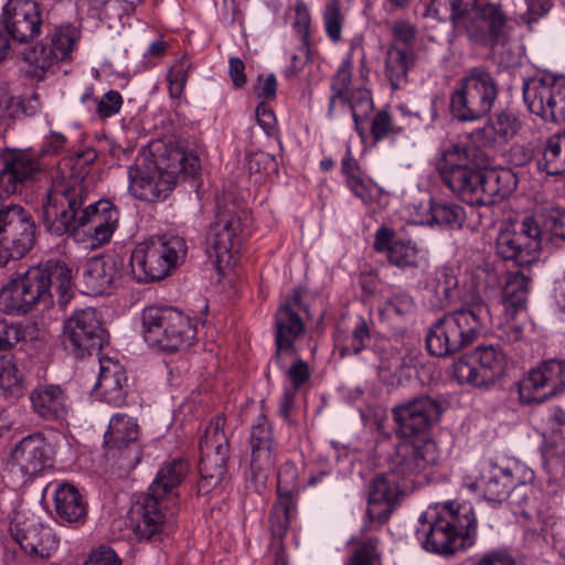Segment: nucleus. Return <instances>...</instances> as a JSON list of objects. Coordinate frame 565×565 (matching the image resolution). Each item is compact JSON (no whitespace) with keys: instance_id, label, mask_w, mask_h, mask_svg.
Here are the masks:
<instances>
[{"instance_id":"nucleus-59","label":"nucleus","mask_w":565,"mask_h":565,"mask_svg":"<svg viewBox=\"0 0 565 565\" xmlns=\"http://www.w3.org/2000/svg\"><path fill=\"white\" fill-rule=\"evenodd\" d=\"M401 131L402 129L394 125L392 116L386 109L379 110L371 121L370 132L375 141H381L390 135Z\"/></svg>"},{"instance_id":"nucleus-15","label":"nucleus","mask_w":565,"mask_h":565,"mask_svg":"<svg viewBox=\"0 0 565 565\" xmlns=\"http://www.w3.org/2000/svg\"><path fill=\"white\" fill-rule=\"evenodd\" d=\"M519 397L523 404L542 403L565 391V359L541 362L519 383Z\"/></svg>"},{"instance_id":"nucleus-54","label":"nucleus","mask_w":565,"mask_h":565,"mask_svg":"<svg viewBox=\"0 0 565 565\" xmlns=\"http://www.w3.org/2000/svg\"><path fill=\"white\" fill-rule=\"evenodd\" d=\"M199 494H207L215 489L227 473V463H199Z\"/></svg>"},{"instance_id":"nucleus-41","label":"nucleus","mask_w":565,"mask_h":565,"mask_svg":"<svg viewBox=\"0 0 565 565\" xmlns=\"http://www.w3.org/2000/svg\"><path fill=\"white\" fill-rule=\"evenodd\" d=\"M483 498L493 503H501L509 497V490L514 483L513 471L509 467L491 463L482 476Z\"/></svg>"},{"instance_id":"nucleus-30","label":"nucleus","mask_w":565,"mask_h":565,"mask_svg":"<svg viewBox=\"0 0 565 565\" xmlns=\"http://www.w3.org/2000/svg\"><path fill=\"white\" fill-rule=\"evenodd\" d=\"M349 110L354 121L355 130L360 137H364L365 129L363 122L369 118V115L374 108L371 92L366 88H355L351 96H335L333 92L329 97L327 117L334 119L337 117V104Z\"/></svg>"},{"instance_id":"nucleus-63","label":"nucleus","mask_w":565,"mask_h":565,"mask_svg":"<svg viewBox=\"0 0 565 565\" xmlns=\"http://www.w3.org/2000/svg\"><path fill=\"white\" fill-rule=\"evenodd\" d=\"M392 41L402 47L411 49L417 36V28L408 20H396L392 25Z\"/></svg>"},{"instance_id":"nucleus-38","label":"nucleus","mask_w":565,"mask_h":565,"mask_svg":"<svg viewBox=\"0 0 565 565\" xmlns=\"http://www.w3.org/2000/svg\"><path fill=\"white\" fill-rule=\"evenodd\" d=\"M521 124L516 116L509 111H501L483 127L473 130L472 137L482 146H492L497 142H507L516 135Z\"/></svg>"},{"instance_id":"nucleus-7","label":"nucleus","mask_w":565,"mask_h":565,"mask_svg":"<svg viewBox=\"0 0 565 565\" xmlns=\"http://www.w3.org/2000/svg\"><path fill=\"white\" fill-rule=\"evenodd\" d=\"M498 83L483 67H472L451 94V114L460 121H473L487 116L498 97Z\"/></svg>"},{"instance_id":"nucleus-39","label":"nucleus","mask_w":565,"mask_h":565,"mask_svg":"<svg viewBox=\"0 0 565 565\" xmlns=\"http://www.w3.org/2000/svg\"><path fill=\"white\" fill-rule=\"evenodd\" d=\"M189 472V463L183 459H173L164 463L148 488L149 494L163 499L174 494V490L183 482Z\"/></svg>"},{"instance_id":"nucleus-43","label":"nucleus","mask_w":565,"mask_h":565,"mask_svg":"<svg viewBox=\"0 0 565 565\" xmlns=\"http://www.w3.org/2000/svg\"><path fill=\"white\" fill-rule=\"evenodd\" d=\"M429 224H437L450 230L460 228L466 220L462 206L447 201H429Z\"/></svg>"},{"instance_id":"nucleus-20","label":"nucleus","mask_w":565,"mask_h":565,"mask_svg":"<svg viewBox=\"0 0 565 565\" xmlns=\"http://www.w3.org/2000/svg\"><path fill=\"white\" fill-rule=\"evenodd\" d=\"M124 273L125 259L119 254H105L87 259L82 269L85 292L94 296L111 294L120 285Z\"/></svg>"},{"instance_id":"nucleus-49","label":"nucleus","mask_w":565,"mask_h":565,"mask_svg":"<svg viewBox=\"0 0 565 565\" xmlns=\"http://www.w3.org/2000/svg\"><path fill=\"white\" fill-rule=\"evenodd\" d=\"M530 286L531 278L524 273L516 271L510 275L503 290L504 300L515 310L523 308L527 301Z\"/></svg>"},{"instance_id":"nucleus-34","label":"nucleus","mask_w":565,"mask_h":565,"mask_svg":"<svg viewBox=\"0 0 565 565\" xmlns=\"http://www.w3.org/2000/svg\"><path fill=\"white\" fill-rule=\"evenodd\" d=\"M225 417L216 416L205 428L200 441L199 463H227L230 458L228 437L224 433Z\"/></svg>"},{"instance_id":"nucleus-58","label":"nucleus","mask_w":565,"mask_h":565,"mask_svg":"<svg viewBox=\"0 0 565 565\" xmlns=\"http://www.w3.org/2000/svg\"><path fill=\"white\" fill-rule=\"evenodd\" d=\"M295 14L294 28L300 35L302 50L308 53L310 46L311 14L303 0L296 2Z\"/></svg>"},{"instance_id":"nucleus-26","label":"nucleus","mask_w":565,"mask_h":565,"mask_svg":"<svg viewBox=\"0 0 565 565\" xmlns=\"http://www.w3.org/2000/svg\"><path fill=\"white\" fill-rule=\"evenodd\" d=\"M129 192L138 200L157 202L166 200L174 185L152 164L130 167L128 170Z\"/></svg>"},{"instance_id":"nucleus-50","label":"nucleus","mask_w":565,"mask_h":565,"mask_svg":"<svg viewBox=\"0 0 565 565\" xmlns=\"http://www.w3.org/2000/svg\"><path fill=\"white\" fill-rule=\"evenodd\" d=\"M300 490L298 469L291 461L281 465L277 477V498L294 501Z\"/></svg>"},{"instance_id":"nucleus-60","label":"nucleus","mask_w":565,"mask_h":565,"mask_svg":"<svg viewBox=\"0 0 565 565\" xmlns=\"http://www.w3.org/2000/svg\"><path fill=\"white\" fill-rule=\"evenodd\" d=\"M21 376L12 356H0V387L3 391H12L20 387Z\"/></svg>"},{"instance_id":"nucleus-37","label":"nucleus","mask_w":565,"mask_h":565,"mask_svg":"<svg viewBox=\"0 0 565 565\" xmlns=\"http://www.w3.org/2000/svg\"><path fill=\"white\" fill-rule=\"evenodd\" d=\"M416 55L412 49L390 43L385 54L384 74L392 89L396 90L408 82V72L415 65Z\"/></svg>"},{"instance_id":"nucleus-23","label":"nucleus","mask_w":565,"mask_h":565,"mask_svg":"<svg viewBox=\"0 0 565 565\" xmlns=\"http://www.w3.org/2000/svg\"><path fill=\"white\" fill-rule=\"evenodd\" d=\"M243 231L242 220L233 209H220L207 235L210 256L218 263L230 258V253L241 246Z\"/></svg>"},{"instance_id":"nucleus-4","label":"nucleus","mask_w":565,"mask_h":565,"mask_svg":"<svg viewBox=\"0 0 565 565\" xmlns=\"http://www.w3.org/2000/svg\"><path fill=\"white\" fill-rule=\"evenodd\" d=\"M186 252L182 237L150 238L139 243L131 252L129 274L138 282L163 279L184 260Z\"/></svg>"},{"instance_id":"nucleus-24","label":"nucleus","mask_w":565,"mask_h":565,"mask_svg":"<svg viewBox=\"0 0 565 565\" xmlns=\"http://www.w3.org/2000/svg\"><path fill=\"white\" fill-rule=\"evenodd\" d=\"M403 480L393 472V466L385 473L376 476L369 492V502L366 513L371 521L380 524L386 522L393 513L395 504L398 502L402 493Z\"/></svg>"},{"instance_id":"nucleus-40","label":"nucleus","mask_w":565,"mask_h":565,"mask_svg":"<svg viewBox=\"0 0 565 565\" xmlns=\"http://www.w3.org/2000/svg\"><path fill=\"white\" fill-rule=\"evenodd\" d=\"M139 435V427L136 419L126 414H115L104 435V446L107 449L121 450L130 444L136 443Z\"/></svg>"},{"instance_id":"nucleus-3","label":"nucleus","mask_w":565,"mask_h":565,"mask_svg":"<svg viewBox=\"0 0 565 565\" xmlns=\"http://www.w3.org/2000/svg\"><path fill=\"white\" fill-rule=\"evenodd\" d=\"M487 316L488 307L483 302L443 315L426 333L428 353L448 358L471 345L483 332Z\"/></svg>"},{"instance_id":"nucleus-36","label":"nucleus","mask_w":565,"mask_h":565,"mask_svg":"<svg viewBox=\"0 0 565 565\" xmlns=\"http://www.w3.org/2000/svg\"><path fill=\"white\" fill-rule=\"evenodd\" d=\"M34 413L46 420L63 418L66 413L65 394L58 385H39L30 394Z\"/></svg>"},{"instance_id":"nucleus-56","label":"nucleus","mask_w":565,"mask_h":565,"mask_svg":"<svg viewBox=\"0 0 565 565\" xmlns=\"http://www.w3.org/2000/svg\"><path fill=\"white\" fill-rule=\"evenodd\" d=\"M370 340V330L364 319H360L352 330L349 342L340 347V356L344 358L352 354L361 353Z\"/></svg>"},{"instance_id":"nucleus-1","label":"nucleus","mask_w":565,"mask_h":565,"mask_svg":"<svg viewBox=\"0 0 565 565\" xmlns=\"http://www.w3.org/2000/svg\"><path fill=\"white\" fill-rule=\"evenodd\" d=\"M490 157L481 148L451 143L444 148L436 169L444 184L470 205H489L512 193L518 178L511 169L486 170Z\"/></svg>"},{"instance_id":"nucleus-61","label":"nucleus","mask_w":565,"mask_h":565,"mask_svg":"<svg viewBox=\"0 0 565 565\" xmlns=\"http://www.w3.org/2000/svg\"><path fill=\"white\" fill-rule=\"evenodd\" d=\"M25 339V331L19 323L0 320V352L13 349Z\"/></svg>"},{"instance_id":"nucleus-33","label":"nucleus","mask_w":565,"mask_h":565,"mask_svg":"<svg viewBox=\"0 0 565 565\" xmlns=\"http://www.w3.org/2000/svg\"><path fill=\"white\" fill-rule=\"evenodd\" d=\"M477 0H430L424 17L439 22H451L455 29H465L476 15Z\"/></svg>"},{"instance_id":"nucleus-22","label":"nucleus","mask_w":565,"mask_h":565,"mask_svg":"<svg viewBox=\"0 0 565 565\" xmlns=\"http://www.w3.org/2000/svg\"><path fill=\"white\" fill-rule=\"evenodd\" d=\"M2 21L11 39L19 43L39 36L43 24L40 6L34 0H8Z\"/></svg>"},{"instance_id":"nucleus-53","label":"nucleus","mask_w":565,"mask_h":565,"mask_svg":"<svg viewBox=\"0 0 565 565\" xmlns=\"http://www.w3.org/2000/svg\"><path fill=\"white\" fill-rule=\"evenodd\" d=\"M419 249L412 241H394L390 248L388 262L399 268L417 267Z\"/></svg>"},{"instance_id":"nucleus-45","label":"nucleus","mask_w":565,"mask_h":565,"mask_svg":"<svg viewBox=\"0 0 565 565\" xmlns=\"http://www.w3.org/2000/svg\"><path fill=\"white\" fill-rule=\"evenodd\" d=\"M563 139L561 135L551 137L543 150L542 158L537 160V169L548 175L565 174V153L563 154Z\"/></svg>"},{"instance_id":"nucleus-2","label":"nucleus","mask_w":565,"mask_h":565,"mask_svg":"<svg viewBox=\"0 0 565 565\" xmlns=\"http://www.w3.org/2000/svg\"><path fill=\"white\" fill-rule=\"evenodd\" d=\"M417 536L423 547L438 555H454L477 533L475 510L455 501L437 503L419 519Z\"/></svg>"},{"instance_id":"nucleus-32","label":"nucleus","mask_w":565,"mask_h":565,"mask_svg":"<svg viewBox=\"0 0 565 565\" xmlns=\"http://www.w3.org/2000/svg\"><path fill=\"white\" fill-rule=\"evenodd\" d=\"M54 509L61 522L82 524L87 518L88 504L78 488L68 482L55 486Z\"/></svg>"},{"instance_id":"nucleus-29","label":"nucleus","mask_w":565,"mask_h":565,"mask_svg":"<svg viewBox=\"0 0 565 565\" xmlns=\"http://www.w3.org/2000/svg\"><path fill=\"white\" fill-rule=\"evenodd\" d=\"M166 177H171V184L175 185L179 178L186 179L194 177L200 170L199 158L183 148L168 143L157 156L153 164Z\"/></svg>"},{"instance_id":"nucleus-47","label":"nucleus","mask_w":565,"mask_h":565,"mask_svg":"<svg viewBox=\"0 0 565 565\" xmlns=\"http://www.w3.org/2000/svg\"><path fill=\"white\" fill-rule=\"evenodd\" d=\"M414 311V300L408 295H396L379 309L382 322L397 329L399 323Z\"/></svg>"},{"instance_id":"nucleus-6","label":"nucleus","mask_w":565,"mask_h":565,"mask_svg":"<svg viewBox=\"0 0 565 565\" xmlns=\"http://www.w3.org/2000/svg\"><path fill=\"white\" fill-rule=\"evenodd\" d=\"M88 195V186L84 179L72 177L55 183L47 191L43 202V224L47 232L56 236L71 233L79 226L78 212Z\"/></svg>"},{"instance_id":"nucleus-16","label":"nucleus","mask_w":565,"mask_h":565,"mask_svg":"<svg viewBox=\"0 0 565 565\" xmlns=\"http://www.w3.org/2000/svg\"><path fill=\"white\" fill-rule=\"evenodd\" d=\"M248 444L250 448V472L255 487L259 490L267 481L269 472L278 460L279 444L267 418L260 415L250 427Z\"/></svg>"},{"instance_id":"nucleus-48","label":"nucleus","mask_w":565,"mask_h":565,"mask_svg":"<svg viewBox=\"0 0 565 565\" xmlns=\"http://www.w3.org/2000/svg\"><path fill=\"white\" fill-rule=\"evenodd\" d=\"M535 491L532 483L529 482H516L509 490V497L507 498L509 505L511 507L514 514H519L525 519L531 518V509L534 505Z\"/></svg>"},{"instance_id":"nucleus-18","label":"nucleus","mask_w":565,"mask_h":565,"mask_svg":"<svg viewBox=\"0 0 565 565\" xmlns=\"http://www.w3.org/2000/svg\"><path fill=\"white\" fill-rule=\"evenodd\" d=\"M507 17L501 7L487 3L476 8V15L468 22L465 31L470 42L493 51L509 42Z\"/></svg>"},{"instance_id":"nucleus-21","label":"nucleus","mask_w":565,"mask_h":565,"mask_svg":"<svg viewBox=\"0 0 565 565\" xmlns=\"http://www.w3.org/2000/svg\"><path fill=\"white\" fill-rule=\"evenodd\" d=\"M441 413L438 402L423 395L392 408V416L397 426V433L411 437L430 428Z\"/></svg>"},{"instance_id":"nucleus-42","label":"nucleus","mask_w":565,"mask_h":565,"mask_svg":"<svg viewBox=\"0 0 565 565\" xmlns=\"http://www.w3.org/2000/svg\"><path fill=\"white\" fill-rule=\"evenodd\" d=\"M521 236L514 231L503 230L497 236L495 252L504 260H512L518 266L530 265L536 260L534 254L521 243Z\"/></svg>"},{"instance_id":"nucleus-35","label":"nucleus","mask_w":565,"mask_h":565,"mask_svg":"<svg viewBox=\"0 0 565 565\" xmlns=\"http://www.w3.org/2000/svg\"><path fill=\"white\" fill-rule=\"evenodd\" d=\"M135 513L138 516L136 535L140 540H151L161 533L164 514L161 510V499L145 493L137 501Z\"/></svg>"},{"instance_id":"nucleus-10","label":"nucleus","mask_w":565,"mask_h":565,"mask_svg":"<svg viewBox=\"0 0 565 565\" xmlns=\"http://www.w3.org/2000/svg\"><path fill=\"white\" fill-rule=\"evenodd\" d=\"M36 225L19 204H0V266L21 259L33 247Z\"/></svg>"},{"instance_id":"nucleus-25","label":"nucleus","mask_w":565,"mask_h":565,"mask_svg":"<svg viewBox=\"0 0 565 565\" xmlns=\"http://www.w3.org/2000/svg\"><path fill=\"white\" fill-rule=\"evenodd\" d=\"M11 465L22 476L34 477L52 465V450L38 433L23 437L11 451Z\"/></svg>"},{"instance_id":"nucleus-17","label":"nucleus","mask_w":565,"mask_h":565,"mask_svg":"<svg viewBox=\"0 0 565 565\" xmlns=\"http://www.w3.org/2000/svg\"><path fill=\"white\" fill-rule=\"evenodd\" d=\"M0 162V198L21 193L42 172L39 158L22 149L3 150Z\"/></svg>"},{"instance_id":"nucleus-52","label":"nucleus","mask_w":565,"mask_h":565,"mask_svg":"<svg viewBox=\"0 0 565 565\" xmlns=\"http://www.w3.org/2000/svg\"><path fill=\"white\" fill-rule=\"evenodd\" d=\"M322 20L328 39L338 43L342 40L345 17L340 8V0H328L323 8Z\"/></svg>"},{"instance_id":"nucleus-62","label":"nucleus","mask_w":565,"mask_h":565,"mask_svg":"<svg viewBox=\"0 0 565 565\" xmlns=\"http://www.w3.org/2000/svg\"><path fill=\"white\" fill-rule=\"evenodd\" d=\"M96 113L102 119H107L117 115L122 106V97L119 92L110 89L99 99H94Z\"/></svg>"},{"instance_id":"nucleus-12","label":"nucleus","mask_w":565,"mask_h":565,"mask_svg":"<svg viewBox=\"0 0 565 565\" xmlns=\"http://www.w3.org/2000/svg\"><path fill=\"white\" fill-rule=\"evenodd\" d=\"M105 341L106 331L95 308L76 310L64 324L65 345L76 358L99 351Z\"/></svg>"},{"instance_id":"nucleus-27","label":"nucleus","mask_w":565,"mask_h":565,"mask_svg":"<svg viewBox=\"0 0 565 565\" xmlns=\"http://www.w3.org/2000/svg\"><path fill=\"white\" fill-rule=\"evenodd\" d=\"M11 534L21 550L32 558H47L58 545L53 530L40 522L18 523L11 527Z\"/></svg>"},{"instance_id":"nucleus-44","label":"nucleus","mask_w":565,"mask_h":565,"mask_svg":"<svg viewBox=\"0 0 565 565\" xmlns=\"http://www.w3.org/2000/svg\"><path fill=\"white\" fill-rule=\"evenodd\" d=\"M32 308L18 278L11 279L0 290V311L7 315H21L29 312Z\"/></svg>"},{"instance_id":"nucleus-5","label":"nucleus","mask_w":565,"mask_h":565,"mask_svg":"<svg viewBox=\"0 0 565 565\" xmlns=\"http://www.w3.org/2000/svg\"><path fill=\"white\" fill-rule=\"evenodd\" d=\"M141 321L143 340L149 347L164 352H175L191 345L196 334L190 318L172 307H147Z\"/></svg>"},{"instance_id":"nucleus-11","label":"nucleus","mask_w":565,"mask_h":565,"mask_svg":"<svg viewBox=\"0 0 565 565\" xmlns=\"http://www.w3.org/2000/svg\"><path fill=\"white\" fill-rule=\"evenodd\" d=\"M79 36V31L75 26L60 25L33 47L26 49L22 57L32 67L33 77L43 79L60 62L70 60Z\"/></svg>"},{"instance_id":"nucleus-64","label":"nucleus","mask_w":565,"mask_h":565,"mask_svg":"<svg viewBox=\"0 0 565 565\" xmlns=\"http://www.w3.org/2000/svg\"><path fill=\"white\" fill-rule=\"evenodd\" d=\"M475 565H519L507 548H493L481 554Z\"/></svg>"},{"instance_id":"nucleus-9","label":"nucleus","mask_w":565,"mask_h":565,"mask_svg":"<svg viewBox=\"0 0 565 565\" xmlns=\"http://www.w3.org/2000/svg\"><path fill=\"white\" fill-rule=\"evenodd\" d=\"M440 463L441 451L430 438L399 443L391 461L405 484L429 482Z\"/></svg>"},{"instance_id":"nucleus-14","label":"nucleus","mask_w":565,"mask_h":565,"mask_svg":"<svg viewBox=\"0 0 565 565\" xmlns=\"http://www.w3.org/2000/svg\"><path fill=\"white\" fill-rule=\"evenodd\" d=\"M473 356L476 365L463 359L454 362L452 374L459 383L487 386L499 380L507 370V355L500 345H478Z\"/></svg>"},{"instance_id":"nucleus-13","label":"nucleus","mask_w":565,"mask_h":565,"mask_svg":"<svg viewBox=\"0 0 565 565\" xmlns=\"http://www.w3.org/2000/svg\"><path fill=\"white\" fill-rule=\"evenodd\" d=\"M523 99L532 114L544 120L565 122V81L531 78L523 84Z\"/></svg>"},{"instance_id":"nucleus-19","label":"nucleus","mask_w":565,"mask_h":565,"mask_svg":"<svg viewBox=\"0 0 565 565\" xmlns=\"http://www.w3.org/2000/svg\"><path fill=\"white\" fill-rule=\"evenodd\" d=\"M300 306V294L295 290L290 299L276 312L275 362L280 369L286 367V358H296L295 341L303 334L305 326L296 308Z\"/></svg>"},{"instance_id":"nucleus-55","label":"nucleus","mask_w":565,"mask_h":565,"mask_svg":"<svg viewBox=\"0 0 565 565\" xmlns=\"http://www.w3.org/2000/svg\"><path fill=\"white\" fill-rule=\"evenodd\" d=\"M294 501L277 498L269 515V530L274 537L282 539L288 531Z\"/></svg>"},{"instance_id":"nucleus-51","label":"nucleus","mask_w":565,"mask_h":565,"mask_svg":"<svg viewBox=\"0 0 565 565\" xmlns=\"http://www.w3.org/2000/svg\"><path fill=\"white\" fill-rule=\"evenodd\" d=\"M514 233L516 236H521L520 241L524 244L525 249L527 248L537 259L544 239V234L537 220L531 215L525 216L520 224L519 231H514Z\"/></svg>"},{"instance_id":"nucleus-46","label":"nucleus","mask_w":565,"mask_h":565,"mask_svg":"<svg viewBox=\"0 0 565 565\" xmlns=\"http://www.w3.org/2000/svg\"><path fill=\"white\" fill-rule=\"evenodd\" d=\"M349 543L354 548L345 565H376L380 562V540L376 536H353Z\"/></svg>"},{"instance_id":"nucleus-31","label":"nucleus","mask_w":565,"mask_h":565,"mask_svg":"<svg viewBox=\"0 0 565 565\" xmlns=\"http://www.w3.org/2000/svg\"><path fill=\"white\" fill-rule=\"evenodd\" d=\"M127 382L126 372L118 362L110 360L100 362V372L95 390L103 401L117 407L124 405L127 398Z\"/></svg>"},{"instance_id":"nucleus-57","label":"nucleus","mask_w":565,"mask_h":565,"mask_svg":"<svg viewBox=\"0 0 565 565\" xmlns=\"http://www.w3.org/2000/svg\"><path fill=\"white\" fill-rule=\"evenodd\" d=\"M353 63L350 57L344 58L331 77L330 88L335 96H351L354 89L350 88L352 82Z\"/></svg>"},{"instance_id":"nucleus-8","label":"nucleus","mask_w":565,"mask_h":565,"mask_svg":"<svg viewBox=\"0 0 565 565\" xmlns=\"http://www.w3.org/2000/svg\"><path fill=\"white\" fill-rule=\"evenodd\" d=\"M17 278L32 307L39 302L50 305L53 298L52 288L61 307H65L72 297V270L62 260H47L29 268Z\"/></svg>"},{"instance_id":"nucleus-28","label":"nucleus","mask_w":565,"mask_h":565,"mask_svg":"<svg viewBox=\"0 0 565 565\" xmlns=\"http://www.w3.org/2000/svg\"><path fill=\"white\" fill-rule=\"evenodd\" d=\"M119 222V211L109 201L89 203L79 215V226L89 225L88 232L97 245L109 242Z\"/></svg>"}]
</instances>
